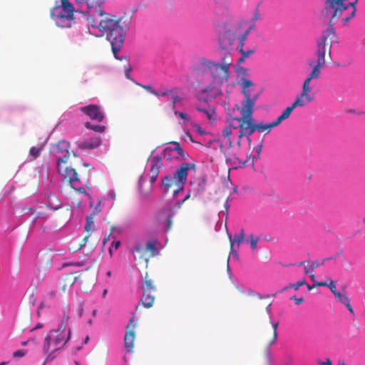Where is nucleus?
Masks as SVG:
<instances>
[{"mask_svg":"<svg viewBox=\"0 0 365 365\" xmlns=\"http://www.w3.org/2000/svg\"><path fill=\"white\" fill-rule=\"evenodd\" d=\"M133 253L135 256V259H138L139 261H145L146 264L148 263L149 259L152 257V255H149L147 252V249L140 245H136L133 250Z\"/></svg>","mask_w":365,"mask_h":365,"instance_id":"nucleus-21","label":"nucleus"},{"mask_svg":"<svg viewBox=\"0 0 365 365\" xmlns=\"http://www.w3.org/2000/svg\"><path fill=\"white\" fill-rule=\"evenodd\" d=\"M307 287L309 290H311L317 287H325L327 285V282H315L314 284L309 285V284H306Z\"/></svg>","mask_w":365,"mask_h":365,"instance_id":"nucleus-43","label":"nucleus"},{"mask_svg":"<svg viewBox=\"0 0 365 365\" xmlns=\"http://www.w3.org/2000/svg\"><path fill=\"white\" fill-rule=\"evenodd\" d=\"M173 149L171 147H167L163 151V156L165 159L169 160L173 158Z\"/></svg>","mask_w":365,"mask_h":365,"instance_id":"nucleus-37","label":"nucleus"},{"mask_svg":"<svg viewBox=\"0 0 365 365\" xmlns=\"http://www.w3.org/2000/svg\"><path fill=\"white\" fill-rule=\"evenodd\" d=\"M227 236L230 243V253L237 255V250H235V243L237 244L238 249L240 244L244 241L245 237L244 229H241L238 234L235 235L234 237H232V235L230 233L227 234Z\"/></svg>","mask_w":365,"mask_h":365,"instance_id":"nucleus-18","label":"nucleus"},{"mask_svg":"<svg viewBox=\"0 0 365 365\" xmlns=\"http://www.w3.org/2000/svg\"><path fill=\"white\" fill-rule=\"evenodd\" d=\"M262 144L260 143L259 145H258L256 148H255V150H256V153H257V155H255L253 156V160L255 158L257 159L259 158L260 156V153H261V151H262Z\"/></svg>","mask_w":365,"mask_h":365,"instance_id":"nucleus-51","label":"nucleus"},{"mask_svg":"<svg viewBox=\"0 0 365 365\" xmlns=\"http://www.w3.org/2000/svg\"><path fill=\"white\" fill-rule=\"evenodd\" d=\"M88 21L93 28L98 29L106 35V38L111 44L112 51L115 58L124 41L125 31L120 24V21L114 15L104 11L103 16L93 15Z\"/></svg>","mask_w":365,"mask_h":365,"instance_id":"nucleus-1","label":"nucleus"},{"mask_svg":"<svg viewBox=\"0 0 365 365\" xmlns=\"http://www.w3.org/2000/svg\"><path fill=\"white\" fill-rule=\"evenodd\" d=\"M240 85L242 88V93L245 96V99L242 101V108L240 109V114L243 115L254 111V106L259 97V93L252 94V89L250 88L254 84L252 81L247 78H242Z\"/></svg>","mask_w":365,"mask_h":365,"instance_id":"nucleus-10","label":"nucleus"},{"mask_svg":"<svg viewBox=\"0 0 365 365\" xmlns=\"http://www.w3.org/2000/svg\"><path fill=\"white\" fill-rule=\"evenodd\" d=\"M74 12L83 13V11L80 8L75 9L68 0H56L51 10V17L58 26L68 28L74 22Z\"/></svg>","mask_w":365,"mask_h":365,"instance_id":"nucleus-6","label":"nucleus"},{"mask_svg":"<svg viewBox=\"0 0 365 365\" xmlns=\"http://www.w3.org/2000/svg\"><path fill=\"white\" fill-rule=\"evenodd\" d=\"M279 325V322H272V329L269 330H264L262 333V339L265 341L266 345L269 346L274 344L277 338V329Z\"/></svg>","mask_w":365,"mask_h":365,"instance_id":"nucleus-17","label":"nucleus"},{"mask_svg":"<svg viewBox=\"0 0 365 365\" xmlns=\"http://www.w3.org/2000/svg\"><path fill=\"white\" fill-rule=\"evenodd\" d=\"M79 278H81V276L73 277L72 273L68 274L64 279L65 284L62 287L63 291H65L66 287H71Z\"/></svg>","mask_w":365,"mask_h":365,"instance_id":"nucleus-29","label":"nucleus"},{"mask_svg":"<svg viewBox=\"0 0 365 365\" xmlns=\"http://www.w3.org/2000/svg\"><path fill=\"white\" fill-rule=\"evenodd\" d=\"M81 111L93 120L101 122L105 118L103 112L97 105L91 104L81 108Z\"/></svg>","mask_w":365,"mask_h":365,"instance_id":"nucleus-16","label":"nucleus"},{"mask_svg":"<svg viewBox=\"0 0 365 365\" xmlns=\"http://www.w3.org/2000/svg\"><path fill=\"white\" fill-rule=\"evenodd\" d=\"M55 294H56L54 292H50L46 294V297L51 299L55 297Z\"/></svg>","mask_w":365,"mask_h":365,"instance_id":"nucleus-61","label":"nucleus"},{"mask_svg":"<svg viewBox=\"0 0 365 365\" xmlns=\"http://www.w3.org/2000/svg\"><path fill=\"white\" fill-rule=\"evenodd\" d=\"M334 24V21H329L327 28L322 32L321 37L317 41V63L314 64L313 61L309 63V66L312 67V71L321 73L322 68L326 65V58H331L332 43L336 42L337 39Z\"/></svg>","mask_w":365,"mask_h":365,"instance_id":"nucleus-2","label":"nucleus"},{"mask_svg":"<svg viewBox=\"0 0 365 365\" xmlns=\"http://www.w3.org/2000/svg\"><path fill=\"white\" fill-rule=\"evenodd\" d=\"M140 288L143 290L150 291L153 292H156V287L155 286L153 280L148 277V274H146Z\"/></svg>","mask_w":365,"mask_h":365,"instance_id":"nucleus-28","label":"nucleus"},{"mask_svg":"<svg viewBox=\"0 0 365 365\" xmlns=\"http://www.w3.org/2000/svg\"><path fill=\"white\" fill-rule=\"evenodd\" d=\"M234 160H236L239 162L238 163L239 166H244L245 165L246 162L249 160V157L247 156L246 160L245 161L240 160L238 158H235Z\"/></svg>","mask_w":365,"mask_h":365,"instance_id":"nucleus-56","label":"nucleus"},{"mask_svg":"<svg viewBox=\"0 0 365 365\" xmlns=\"http://www.w3.org/2000/svg\"><path fill=\"white\" fill-rule=\"evenodd\" d=\"M291 299H294V302L297 305H299L302 302H304V297H302L300 298H297L295 295L292 296L291 297Z\"/></svg>","mask_w":365,"mask_h":365,"instance_id":"nucleus-54","label":"nucleus"},{"mask_svg":"<svg viewBox=\"0 0 365 365\" xmlns=\"http://www.w3.org/2000/svg\"><path fill=\"white\" fill-rule=\"evenodd\" d=\"M197 110H199L200 112H202L203 113H205L207 117L208 118L209 120H211L213 115L215 114V110L213 109H209V110H207L205 108H197Z\"/></svg>","mask_w":365,"mask_h":365,"instance_id":"nucleus-41","label":"nucleus"},{"mask_svg":"<svg viewBox=\"0 0 365 365\" xmlns=\"http://www.w3.org/2000/svg\"><path fill=\"white\" fill-rule=\"evenodd\" d=\"M238 50L240 52V53L242 54V56H243V57H246V58H248L251 54L254 53V52H255V51L252 50V49L245 51L243 48H240Z\"/></svg>","mask_w":365,"mask_h":365,"instance_id":"nucleus-45","label":"nucleus"},{"mask_svg":"<svg viewBox=\"0 0 365 365\" xmlns=\"http://www.w3.org/2000/svg\"><path fill=\"white\" fill-rule=\"evenodd\" d=\"M251 28H249L243 34L241 35V36L239 38V43L237 46V49H240V48H243L245 41L247 40V36L250 32Z\"/></svg>","mask_w":365,"mask_h":365,"instance_id":"nucleus-36","label":"nucleus"},{"mask_svg":"<svg viewBox=\"0 0 365 365\" xmlns=\"http://www.w3.org/2000/svg\"><path fill=\"white\" fill-rule=\"evenodd\" d=\"M150 165V171L159 172L160 168L163 166L162 158L159 155L151 156L148 159Z\"/></svg>","mask_w":365,"mask_h":365,"instance_id":"nucleus-25","label":"nucleus"},{"mask_svg":"<svg viewBox=\"0 0 365 365\" xmlns=\"http://www.w3.org/2000/svg\"><path fill=\"white\" fill-rule=\"evenodd\" d=\"M260 18V14H259V11L257 9L255 11V14H254V16H253V20L254 21H257L259 20Z\"/></svg>","mask_w":365,"mask_h":365,"instance_id":"nucleus-59","label":"nucleus"},{"mask_svg":"<svg viewBox=\"0 0 365 365\" xmlns=\"http://www.w3.org/2000/svg\"><path fill=\"white\" fill-rule=\"evenodd\" d=\"M327 280L329 281V283H327V285L326 287H329V288L330 289L331 292L334 295H335V294H338L339 292L336 291V285H335L334 282L331 278L327 279Z\"/></svg>","mask_w":365,"mask_h":365,"instance_id":"nucleus-44","label":"nucleus"},{"mask_svg":"<svg viewBox=\"0 0 365 365\" xmlns=\"http://www.w3.org/2000/svg\"><path fill=\"white\" fill-rule=\"evenodd\" d=\"M70 336V329H68L67 332H65L63 329H58L51 331L50 334L46 336L43 351L48 354L47 359L51 360L53 359V356L51 357V354L62 349L69 340Z\"/></svg>","mask_w":365,"mask_h":365,"instance_id":"nucleus-8","label":"nucleus"},{"mask_svg":"<svg viewBox=\"0 0 365 365\" xmlns=\"http://www.w3.org/2000/svg\"><path fill=\"white\" fill-rule=\"evenodd\" d=\"M100 212H101V209L99 208L98 206H96L88 216L94 218V217L97 216Z\"/></svg>","mask_w":365,"mask_h":365,"instance_id":"nucleus-53","label":"nucleus"},{"mask_svg":"<svg viewBox=\"0 0 365 365\" xmlns=\"http://www.w3.org/2000/svg\"><path fill=\"white\" fill-rule=\"evenodd\" d=\"M311 270L312 269H310V267L309 268L307 266L304 267V272H305V274L309 275L311 274V272H312Z\"/></svg>","mask_w":365,"mask_h":365,"instance_id":"nucleus-63","label":"nucleus"},{"mask_svg":"<svg viewBox=\"0 0 365 365\" xmlns=\"http://www.w3.org/2000/svg\"><path fill=\"white\" fill-rule=\"evenodd\" d=\"M173 112H174V114L175 115H178L179 117H180L182 119H183L185 120H190V118L188 117V115L185 113L179 112V111L175 110H173Z\"/></svg>","mask_w":365,"mask_h":365,"instance_id":"nucleus-47","label":"nucleus"},{"mask_svg":"<svg viewBox=\"0 0 365 365\" xmlns=\"http://www.w3.org/2000/svg\"><path fill=\"white\" fill-rule=\"evenodd\" d=\"M26 352L24 350H18L14 352L13 355L14 357H21L25 355Z\"/></svg>","mask_w":365,"mask_h":365,"instance_id":"nucleus-55","label":"nucleus"},{"mask_svg":"<svg viewBox=\"0 0 365 365\" xmlns=\"http://www.w3.org/2000/svg\"><path fill=\"white\" fill-rule=\"evenodd\" d=\"M88 237H89L88 235H86V236L83 238V244L80 243V244L78 245V247H77V248L76 249V250H81V247L83 246V245L85 244V242H86L87 241V240L88 239Z\"/></svg>","mask_w":365,"mask_h":365,"instance_id":"nucleus-57","label":"nucleus"},{"mask_svg":"<svg viewBox=\"0 0 365 365\" xmlns=\"http://www.w3.org/2000/svg\"><path fill=\"white\" fill-rule=\"evenodd\" d=\"M259 240V237L257 236H255L253 235H251L250 236V243L252 250H255L257 248V242Z\"/></svg>","mask_w":365,"mask_h":365,"instance_id":"nucleus-40","label":"nucleus"},{"mask_svg":"<svg viewBox=\"0 0 365 365\" xmlns=\"http://www.w3.org/2000/svg\"><path fill=\"white\" fill-rule=\"evenodd\" d=\"M173 217L171 209H164L155 215L153 223L164 232H169L172 229Z\"/></svg>","mask_w":365,"mask_h":365,"instance_id":"nucleus-13","label":"nucleus"},{"mask_svg":"<svg viewBox=\"0 0 365 365\" xmlns=\"http://www.w3.org/2000/svg\"><path fill=\"white\" fill-rule=\"evenodd\" d=\"M158 173H159V172L150 171V180H149V182H150L151 183H154L156 181L157 178H158Z\"/></svg>","mask_w":365,"mask_h":365,"instance_id":"nucleus-46","label":"nucleus"},{"mask_svg":"<svg viewBox=\"0 0 365 365\" xmlns=\"http://www.w3.org/2000/svg\"><path fill=\"white\" fill-rule=\"evenodd\" d=\"M82 2L87 4V10L83 11L87 19H91L93 15L103 16L104 11L101 9V6L104 4L105 0H81Z\"/></svg>","mask_w":365,"mask_h":365,"instance_id":"nucleus-14","label":"nucleus"},{"mask_svg":"<svg viewBox=\"0 0 365 365\" xmlns=\"http://www.w3.org/2000/svg\"><path fill=\"white\" fill-rule=\"evenodd\" d=\"M331 259H336V257H329L324 259L320 264H319L317 261H313L311 263L310 269L312 271L315 268L318 267L320 265H323L327 260H331Z\"/></svg>","mask_w":365,"mask_h":365,"instance_id":"nucleus-42","label":"nucleus"},{"mask_svg":"<svg viewBox=\"0 0 365 365\" xmlns=\"http://www.w3.org/2000/svg\"><path fill=\"white\" fill-rule=\"evenodd\" d=\"M120 241H114L113 242L111 246L112 247H114L115 250H117L120 247Z\"/></svg>","mask_w":365,"mask_h":365,"instance_id":"nucleus-60","label":"nucleus"},{"mask_svg":"<svg viewBox=\"0 0 365 365\" xmlns=\"http://www.w3.org/2000/svg\"><path fill=\"white\" fill-rule=\"evenodd\" d=\"M143 88H144L145 90L149 91L150 93H152L153 95L155 96V95H158L157 94V91H155V89H153L152 88L151 86L150 85H140Z\"/></svg>","mask_w":365,"mask_h":365,"instance_id":"nucleus-48","label":"nucleus"},{"mask_svg":"<svg viewBox=\"0 0 365 365\" xmlns=\"http://www.w3.org/2000/svg\"><path fill=\"white\" fill-rule=\"evenodd\" d=\"M139 191L142 196L147 197L149 195L153 190V183L148 182L143 177L139 178Z\"/></svg>","mask_w":365,"mask_h":365,"instance_id":"nucleus-24","label":"nucleus"},{"mask_svg":"<svg viewBox=\"0 0 365 365\" xmlns=\"http://www.w3.org/2000/svg\"><path fill=\"white\" fill-rule=\"evenodd\" d=\"M93 226H94V218L87 216L86 217V223L85 225V230L86 232H91L93 230Z\"/></svg>","mask_w":365,"mask_h":365,"instance_id":"nucleus-35","label":"nucleus"},{"mask_svg":"<svg viewBox=\"0 0 365 365\" xmlns=\"http://www.w3.org/2000/svg\"><path fill=\"white\" fill-rule=\"evenodd\" d=\"M318 364L320 365H331V361L330 359L327 358L325 361H319Z\"/></svg>","mask_w":365,"mask_h":365,"instance_id":"nucleus-58","label":"nucleus"},{"mask_svg":"<svg viewBox=\"0 0 365 365\" xmlns=\"http://www.w3.org/2000/svg\"><path fill=\"white\" fill-rule=\"evenodd\" d=\"M236 125H232L231 123H230L227 127H225L223 130H222V135L227 138V141L229 142V144L231 145L232 144V141L230 140V135L232 134V128L235 129V127Z\"/></svg>","mask_w":365,"mask_h":365,"instance_id":"nucleus-32","label":"nucleus"},{"mask_svg":"<svg viewBox=\"0 0 365 365\" xmlns=\"http://www.w3.org/2000/svg\"><path fill=\"white\" fill-rule=\"evenodd\" d=\"M301 102L298 101H295L292 103V104L289 106H288L283 112L282 113L274 120L276 124L279 125L284 120L288 118L292 112V110L300 106Z\"/></svg>","mask_w":365,"mask_h":365,"instance_id":"nucleus-23","label":"nucleus"},{"mask_svg":"<svg viewBox=\"0 0 365 365\" xmlns=\"http://www.w3.org/2000/svg\"><path fill=\"white\" fill-rule=\"evenodd\" d=\"M190 197V193L189 192V193H187V194L185 196V197H184V199L182 200V201L180 203V206L183 202H185L186 200H187Z\"/></svg>","mask_w":365,"mask_h":365,"instance_id":"nucleus-62","label":"nucleus"},{"mask_svg":"<svg viewBox=\"0 0 365 365\" xmlns=\"http://www.w3.org/2000/svg\"><path fill=\"white\" fill-rule=\"evenodd\" d=\"M320 74V73L312 70V71L305 78L302 85V92L299 96H297L295 99V101L299 100V101L301 102L300 107L304 106L306 103H309L314 100V94H310V92L312 91V88L309 86V83L312 79L319 78Z\"/></svg>","mask_w":365,"mask_h":365,"instance_id":"nucleus-11","label":"nucleus"},{"mask_svg":"<svg viewBox=\"0 0 365 365\" xmlns=\"http://www.w3.org/2000/svg\"><path fill=\"white\" fill-rule=\"evenodd\" d=\"M71 264H73L76 267H81V266H83V264L82 262H76L71 263Z\"/></svg>","mask_w":365,"mask_h":365,"instance_id":"nucleus-64","label":"nucleus"},{"mask_svg":"<svg viewBox=\"0 0 365 365\" xmlns=\"http://www.w3.org/2000/svg\"><path fill=\"white\" fill-rule=\"evenodd\" d=\"M235 38V34L232 31H225L219 38L220 46L223 49H227L234 43Z\"/></svg>","mask_w":365,"mask_h":365,"instance_id":"nucleus-20","label":"nucleus"},{"mask_svg":"<svg viewBox=\"0 0 365 365\" xmlns=\"http://www.w3.org/2000/svg\"><path fill=\"white\" fill-rule=\"evenodd\" d=\"M85 127L88 129H90L96 133H103L106 130V127L104 125H93L90 122H86L85 123Z\"/></svg>","mask_w":365,"mask_h":365,"instance_id":"nucleus-31","label":"nucleus"},{"mask_svg":"<svg viewBox=\"0 0 365 365\" xmlns=\"http://www.w3.org/2000/svg\"><path fill=\"white\" fill-rule=\"evenodd\" d=\"M41 150V147H32L29 150V154L33 158H36L39 156Z\"/></svg>","mask_w":365,"mask_h":365,"instance_id":"nucleus-39","label":"nucleus"},{"mask_svg":"<svg viewBox=\"0 0 365 365\" xmlns=\"http://www.w3.org/2000/svg\"><path fill=\"white\" fill-rule=\"evenodd\" d=\"M62 175L63 180L68 182L69 185L75 190L82 194H86V191L83 185L88 186L89 183V170H86L80 173L71 167H62Z\"/></svg>","mask_w":365,"mask_h":365,"instance_id":"nucleus-9","label":"nucleus"},{"mask_svg":"<svg viewBox=\"0 0 365 365\" xmlns=\"http://www.w3.org/2000/svg\"><path fill=\"white\" fill-rule=\"evenodd\" d=\"M101 143V138L98 135H95L90 139L79 142L78 143V148L83 150H92L98 147Z\"/></svg>","mask_w":365,"mask_h":365,"instance_id":"nucleus-19","label":"nucleus"},{"mask_svg":"<svg viewBox=\"0 0 365 365\" xmlns=\"http://www.w3.org/2000/svg\"><path fill=\"white\" fill-rule=\"evenodd\" d=\"M135 315L129 320L126 326V332L124 337L125 348L128 352H131L135 341V329L136 323L134 322Z\"/></svg>","mask_w":365,"mask_h":365,"instance_id":"nucleus-15","label":"nucleus"},{"mask_svg":"<svg viewBox=\"0 0 365 365\" xmlns=\"http://www.w3.org/2000/svg\"><path fill=\"white\" fill-rule=\"evenodd\" d=\"M171 144L173 145V148H172L173 149V152H177L179 154V155H180L182 158H184L185 153L183 150L181 148L180 143L178 142L173 141L171 143Z\"/></svg>","mask_w":365,"mask_h":365,"instance_id":"nucleus-38","label":"nucleus"},{"mask_svg":"<svg viewBox=\"0 0 365 365\" xmlns=\"http://www.w3.org/2000/svg\"><path fill=\"white\" fill-rule=\"evenodd\" d=\"M69 145H70L68 141L60 140L55 145H53L52 148V153L57 158V165L58 173H62V166L61 164L66 163L68 159L69 158Z\"/></svg>","mask_w":365,"mask_h":365,"instance_id":"nucleus-12","label":"nucleus"},{"mask_svg":"<svg viewBox=\"0 0 365 365\" xmlns=\"http://www.w3.org/2000/svg\"><path fill=\"white\" fill-rule=\"evenodd\" d=\"M231 64L227 57H224L220 63L205 58L200 59V66L210 73L214 86H220L228 80Z\"/></svg>","mask_w":365,"mask_h":365,"instance_id":"nucleus-5","label":"nucleus"},{"mask_svg":"<svg viewBox=\"0 0 365 365\" xmlns=\"http://www.w3.org/2000/svg\"><path fill=\"white\" fill-rule=\"evenodd\" d=\"M306 284H307L306 281L304 279H302V280L298 281L295 284H289V285H287V286L284 287L283 289H282L279 292L282 293L285 290L288 289L289 288H294V290H297L299 288V287L304 285Z\"/></svg>","mask_w":365,"mask_h":365,"instance_id":"nucleus-33","label":"nucleus"},{"mask_svg":"<svg viewBox=\"0 0 365 365\" xmlns=\"http://www.w3.org/2000/svg\"><path fill=\"white\" fill-rule=\"evenodd\" d=\"M71 317L69 313L66 312V310L63 311V317L61 320V325L58 329H63L65 332H67L68 323L70 322Z\"/></svg>","mask_w":365,"mask_h":365,"instance_id":"nucleus-30","label":"nucleus"},{"mask_svg":"<svg viewBox=\"0 0 365 365\" xmlns=\"http://www.w3.org/2000/svg\"><path fill=\"white\" fill-rule=\"evenodd\" d=\"M358 1L359 0H325V10L331 13L329 21H334L335 18L341 17L344 11H349L341 19L343 26H347L349 21L356 16Z\"/></svg>","mask_w":365,"mask_h":365,"instance_id":"nucleus-4","label":"nucleus"},{"mask_svg":"<svg viewBox=\"0 0 365 365\" xmlns=\"http://www.w3.org/2000/svg\"><path fill=\"white\" fill-rule=\"evenodd\" d=\"M237 73L239 76H242V78H245L247 76V70L244 67H239L237 70Z\"/></svg>","mask_w":365,"mask_h":365,"instance_id":"nucleus-49","label":"nucleus"},{"mask_svg":"<svg viewBox=\"0 0 365 365\" xmlns=\"http://www.w3.org/2000/svg\"><path fill=\"white\" fill-rule=\"evenodd\" d=\"M132 71V67L129 63L127 66H125V75L128 79H130V73Z\"/></svg>","mask_w":365,"mask_h":365,"instance_id":"nucleus-50","label":"nucleus"},{"mask_svg":"<svg viewBox=\"0 0 365 365\" xmlns=\"http://www.w3.org/2000/svg\"><path fill=\"white\" fill-rule=\"evenodd\" d=\"M180 93V90L178 88H173L170 89V94L168 98L172 101V107L173 110L175 109V104L182 100Z\"/></svg>","mask_w":365,"mask_h":365,"instance_id":"nucleus-26","label":"nucleus"},{"mask_svg":"<svg viewBox=\"0 0 365 365\" xmlns=\"http://www.w3.org/2000/svg\"><path fill=\"white\" fill-rule=\"evenodd\" d=\"M145 249H147V252L152 255L153 257L157 252L156 242L154 241L148 242Z\"/></svg>","mask_w":365,"mask_h":365,"instance_id":"nucleus-34","label":"nucleus"},{"mask_svg":"<svg viewBox=\"0 0 365 365\" xmlns=\"http://www.w3.org/2000/svg\"><path fill=\"white\" fill-rule=\"evenodd\" d=\"M335 297L337 298L338 300L341 304H344L346 306V307L347 308L349 312L352 315H354V309H353V308H352V307L351 306V304H350V299H349V298L346 295L343 294L339 292L338 294H335Z\"/></svg>","mask_w":365,"mask_h":365,"instance_id":"nucleus-27","label":"nucleus"},{"mask_svg":"<svg viewBox=\"0 0 365 365\" xmlns=\"http://www.w3.org/2000/svg\"><path fill=\"white\" fill-rule=\"evenodd\" d=\"M253 112L254 111H251L241 115V117L233 118V120L238 122L237 126H235V128H240L238 134L239 138L240 139L243 136L247 137L249 145L251 144L250 136L255 132L264 133V135H267L271 132L273 128L277 126L274 120L269 123H265L263 121L256 122V120L252 118Z\"/></svg>","mask_w":365,"mask_h":365,"instance_id":"nucleus-3","label":"nucleus"},{"mask_svg":"<svg viewBox=\"0 0 365 365\" xmlns=\"http://www.w3.org/2000/svg\"><path fill=\"white\" fill-rule=\"evenodd\" d=\"M194 163H183L180 167L175 170L173 176L167 175L162 180L161 188L165 193L170 192L172 187H175L173 190V195H176L178 192L183 190V185L186 182L187 171L190 169H195Z\"/></svg>","mask_w":365,"mask_h":365,"instance_id":"nucleus-7","label":"nucleus"},{"mask_svg":"<svg viewBox=\"0 0 365 365\" xmlns=\"http://www.w3.org/2000/svg\"><path fill=\"white\" fill-rule=\"evenodd\" d=\"M157 94L155 96H168L169 97L170 94V90H165L163 91H157Z\"/></svg>","mask_w":365,"mask_h":365,"instance_id":"nucleus-52","label":"nucleus"},{"mask_svg":"<svg viewBox=\"0 0 365 365\" xmlns=\"http://www.w3.org/2000/svg\"><path fill=\"white\" fill-rule=\"evenodd\" d=\"M155 292L143 290V294L140 299V304L145 308H150L153 307L155 301Z\"/></svg>","mask_w":365,"mask_h":365,"instance_id":"nucleus-22","label":"nucleus"}]
</instances>
